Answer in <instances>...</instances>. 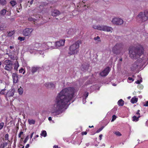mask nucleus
<instances>
[{"mask_svg":"<svg viewBox=\"0 0 148 148\" xmlns=\"http://www.w3.org/2000/svg\"><path fill=\"white\" fill-rule=\"evenodd\" d=\"M28 20L29 21H32L34 20V19L32 17L29 18L28 19Z\"/></svg>","mask_w":148,"mask_h":148,"instance_id":"obj_44","label":"nucleus"},{"mask_svg":"<svg viewBox=\"0 0 148 148\" xmlns=\"http://www.w3.org/2000/svg\"><path fill=\"white\" fill-rule=\"evenodd\" d=\"M138 61H136L132 64V66L131 67V69L132 71H133L136 70L138 66Z\"/></svg>","mask_w":148,"mask_h":148,"instance_id":"obj_12","label":"nucleus"},{"mask_svg":"<svg viewBox=\"0 0 148 148\" xmlns=\"http://www.w3.org/2000/svg\"><path fill=\"white\" fill-rule=\"evenodd\" d=\"M7 143H4L3 145H2V148H4L6 146H7Z\"/></svg>","mask_w":148,"mask_h":148,"instance_id":"obj_39","label":"nucleus"},{"mask_svg":"<svg viewBox=\"0 0 148 148\" xmlns=\"http://www.w3.org/2000/svg\"><path fill=\"white\" fill-rule=\"evenodd\" d=\"M116 116L115 115H113L112 116V118L111 120V121H114V120L116 119Z\"/></svg>","mask_w":148,"mask_h":148,"instance_id":"obj_40","label":"nucleus"},{"mask_svg":"<svg viewBox=\"0 0 148 148\" xmlns=\"http://www.w3.org/2000/svg\"><path fill=\"white\" fill-rule=\"evenodd\" d=\"M23 0H17V3H21L23 1Z\"/></svg>","mask_w":148,"mask_h":148,"instance_id":"obj_46","label":"nucleus"},{"mask_svg":"<svg viewBox=\"0 0 148 148\" xmlns=\"http://www.w3.org/2000/svg\"><path fill=\"white\" fill-rule=\"evenodd\" d=\"M40 68L38 66H34L32 67L31 70L32 73L33 74L35 73L36 72L38 71L39 70Z\"/></svg>","mask_w":148,"mask_h":148,"instance_id":"obj_15","label":"nucleus"},{"mask_svg":"<svg viewBox=\"0 0 148 148\" xmlns=\"http://www.w3.org/2000/svg\"><path fill=\"white\" fill-rule=\"evenodd\" d=\"M138 99L135 97L132 98L131 99V102L132 103H136L138 101Z\"/></svg>","mask_w":148,"mask_h":148,"instance_id":"obj_18","label":"nucleus"},{"mask_svg":"<svg viewBox=\"0 0 148 148\" xmlns=\"http://www.w3.org/2000/svg\"><path fill=\"white\" fill-rule=\"evenodd\" d=\"M18 40H19L21 42L23 41L25 39V38L24 37L19 36L18 38Z\"/></svg>","mask_w":148,"mask_h":148,"instance_id":"obj_30","label":"nucleus"},{"mask_svg":"<svg viewBox=\"0 0 148 148\" xmlns=\"http://www.w3.org/2000/svg\"><path fill=\"white\" fill-rule=\"evenodd\" d=\"M8 137H9L8 134H6L5 136V140H8L9 139Z\"/></svg>","mask_w":148,"mask_h":148,"instance_id":"obj_37","label":"nucleus"},{"mask_svg":"<svg viewBox=\"0 0 148 148\" xmlns=\"http://www.w3.org/2000/svg\"><path fill=\"white\" fill-rule=\"evenodd\" d=\"M118 104L119 106H123L124 104V101L121 99L118 101Z\"/></svg>","mask_w":148,"mask_h":148,"instance_id":"obj_17","label":"nucleus"},{"mask_svg":"<svg viewBox=\"0 0 148 148\" xmlns=\"http://www.w3.org/2000/svg\"><path fill=\"white\" fill-rule=\"evenodd\" d=\"M12 78L13 79V82L14 83H16L18 80V77L16 73H13L12 75Z\"/></svg>","mask_w":148,"mask_h":148,"instance_id":"obj_14","label":"nucleus"},{"mask_svg":"<svg viewBox=\"0 0 148 148\" xmlns=\"http://www.w3.org/2000/svg\"><path fill=\"white\" fill-rule=\"evenodd\" d=\"M140 112V110H137V111L136 113V114L140 116V114L139 113Z\"/></svg>","mask_w":148,"mask_h":148,"instance_id":"obj_49","label":"nucleus"},{"mask_svg":"<svg viewBox=\"0 0 148 148\" xmlns=\"http://www.w3.org/2000/svg\"><path fill=\"white\" fill-rule=\"evenodd\" d=\"M128 79L130 80H132V81H134V79H133L132 77H129L128 78Z\"/></svg>","mask_w":148,"mask_h":148,"instance_id":"obj_45","label":"nucleus"},{"mask_svg":"<svg viewBox=\"0 0 148 148\" xmlns=\"http://www.w3.org/2000/svg\"><path fill=\"white\" fill-rule=\"evenodd\" d=\"M144 51V49L143 47L140 45L136 47H132L129 49L130 56L133 59L139 57L143 53Z\"/></svg>","mask_w":148,"mask_h":148,"instance_id":"obj_2","label":"nucleus"},{"mask_svg":"<svg viewBox=\"0 0 148 148\" xmlns=\"http://www.w3.org/2000/svg\"><path fill=\"white\" fill-rule=\"evenodd\" d=\"M112 23L117 25H121L123 23V20L119 18H115L113 19L112 21Z\"/></svg>","mask_w":148,"mask_h":148,"instance_id":"obj_8","label":"nucleus"},{"mask_svg":"<svg viewBox=\"0 0 148 148\" xmlns=\"http://www.w3.org/2000/svg\"><path fill=\"white\" fill-rule=\"evenodd\" d=\"M87 134L86 132H82V135H86Z\"/></svg>","mask_w":148,"mask_h":148,"instance_id":"obj_47","label":"nucleus"},{"mask_svg":"<svg viewBox=\"0 0 148 148\" xmlns=\"http://www.w3.org/2000/svg\"><path fill=\"white\" fill-rule=\"evenodd\" d=\"M140 117V116L139 115H138V116L137 117L135 116H134L132 117V118H133L132 120L133 121H138L139 118Z\"/></svg>","mask_w":148,"mask_h":148,"instance_id":"obj_20","label":"nucleus"},{"mask_svg":"<svg viewBox=\"0 0 148 148\" xmlns=\"http://www.w3.org/2000/svg\"><path fill=\"white\" fill-rule=\"evenodd\" d=\"M143 106H148V101H146L144 104Z\"/></svg>","mask_w":148,"mask_h":148,"instance_id":"obj_42","label":"nucleus"},{"mask_svg":"<svg viewBox=\"0 0 148 148\" xmlns=\"http://www.w3.org/2000/svg\"><path fill=\"white\" fill-rule=\"evenodd\" d=\"M142 82V80H138L135 82V83L137 84H139L140 82Z\"/></svg>","mask_w":148,"mask_h":148,"instance_id":"obj_41","label":"nucleus"},{"mask_svg":"<svg viewBox=\"0 0 148 148\" xmlns=\"http://www.w3.org/2000/svg\"><path fill=\"white\" fill-rule=\"evenodd\" d=\"M32 141H30V143H32Z\"/></svg>","mask_w":148,"mask_h":148,"instance_id":"obj_64","label":"nucleus"},{"mask_svg":"<svg viewBox=\"0 0 148 148\" xmlns=\"http://www.w3.org/2000/svg\"><path fill=\"white\" fill-rule=\"evenodd\" d=\"M65 40H60L56 42L55 44L56 47L63 46L64 45Z\"/></svg>","mask_w":148,"mask_h":148,"instance_id":"obj_11","label":"nucleus"},{"mask_svg":"<svg viewBox=\"0 0 148 148\" xmlns=\"http://www.w3.org/2000/svg\"><path fill=\"white\" fill-rule=\"evenodd\" d=\"M102 134H100L99 135V140H101V139H102Z\"/></svg>","mask_w":148,"mask_h":148,"instance_id":"obj_51","label":"nucleus"},{"mask_svg":"<svg viewBox=\"0 0 148 148\" xmlns=\"http://www.w3.org/2000/svg\"><path fill=\"white\" fill-rule=\"evenodd\" d=\"M38 136H38V135H36V136H35V138H37V137H38Z\"/></svg>","mask_w":148,"mask_h":148,"instance_id":"obj_61","label":"nucleus"},{"mask_svg":"<svg viewBox=\"0 0 148 148\" xmlns=\"http://www.w3.org/2000/svg\"><path fill=\"white\" fill-rule=\"evenodd\" d=\"M6 26L4 25H1L0 26V30H3L4 29L6 28Z\"/></svg>","mask_w":148,"mask_h":148,"instance_id":"obj_29","label":"nucleus"},{"mask_svg":"<svg viewBox=\"0 0 148 148\" xmlns=\"http://www.w3.org/2000/svg\"><path fill=\"white\" fill-rule=\"evenodd\" d=\"M115 134L116 135L119 136H121V133L119 132H116L115 133Z\"/></svg>","mask_w":148,"mask_h":148,"instance_id":"obj_35","label":"nucleus"},{"mask_svg":"<svg viewBox=\"0 0 148 148\" xmlns=\"http://www.w3.org/2000/svg\"><path fill=\"white\" fill-rule=\"evenodd\" d=\"M54 44L53 45L52 42H47V46L48 47V49H49V48L53 47Z\"/></svg>","mask_w":148,"mask_h":148,"instance_id":"obj_22","label":"nucleus"},{"mask_svg":"<svg viewBox=\"0 0 148 148\" xmlns=\"http://www.w3.org/2000/svg\"><path fill=\"white\" fill-rule=\"evenodd\" d=\"M81 43V41L78 40L71 45L69 47V54L71 55L77 54L79 51V45Z\"/></svg>","mask_w":148,"mask_h":148,"instance_id":"obj_3","label":"nucleus"},{"mask_svg":"<svg viewBox=\"0 0 148 148\" xmlns=\"http://www.w3.org/2000/svg\"><path fill=\"white\" fill-rule=\"evenodd\" d=\"M6 10L5 9H3L0 12V14L1 16H3L6 12Z\"/></svg>","mask_w":148,"mask_h":148,"instance_id":"obj_21","label":"nucleus"},{"mask_svg":"<svg viewBox=\"0 0 148 148\" xmlns=\"http://www.w3.org/2000/svg\"><path fill=\"white\" fill-rule=\"evenodd\" d=\"M119 61H122V58H121L119 60Z\"/></svg>","mask_w":148,"mask_h":148,"instance_id":"obj_62","label":"nucleus"},{"mask_svg":"<svg viewBox=\"0 0 148 148\" xmlns=\"http://www.w3.org/2000/svg\"><path fill=\"white\" fill-rule=\"evenodd\" d=\"M33 0H32L30 2V5H31L32 4V3H33Z\"/></svg>","mask_w":148,"mask_h":148,"instance_id":"obj_57","label":"nucleus"},{"mask_svg":"<svg viewBox=\"0 0 148 148\" xmlns=\"http://www.w3.org/2000/svg\"><path fill=\"white\" fill-rule=\"evenodd\" d=\"M60 14V12L57 10H53L51 12V15L53 16H56Z\"/></svg>","mask_w":148,"mask_h":148,"instance_id":"obj_13","label":"nucleus"},{"mask_svg":"<svg viewBox=\"0 0 148 148\" xmlns=\"http://www.w3.org/2000/svg\"><path fill=\"white\" fill-rule=\"evenodd\" d=\"M7 3L6 0H0V3L2 5L6 4Z\"/></svg>","mask_w":148,"mask_h":148,"instance_id":"obj_28","label":"nucleus"},{"mask_svg":"<svg viewBox=\"0 0 148 148\" xmlns=\"http://www.w3.org/2000/svg\"><path fill=\"white\" fill-rule=\"evenodd\" d=\"M29 147V144H27L25 147V148H28Z\"/></svg>","mask_w":148,"mask_h":148,"instance_id":"obj_55","label":"nucleus"},{"mask_svg":"<svg viewBox=\"0 0 148 148\" xmlns=\"http://www.w3.org/2000/svg\"><path fill=\"white\" fill-rule=\"evenodd\" d=\"M53 148H58V146L56 145H55L54 146Z\"/></svg>","mask_w":148,"mask_h":148,"instance_id":"obj_54","label":"nucleus"},{"mask_svg":"<svg viewBox=\"0 0 148 148\" xmlns=\"http://www.w3.org/2000/svg\"><path fill=\"white\" fill-rule=\"evenodd\" d=\"M14 33L13 32V31L10 32L8 33V35L9 36H11L13 35Z\"/></svg>","mask_w":148,"mask_h":148,"instance_id":"obj_34","label":"nucleus"},{"mask_svg":"<svg viewBox=\"0 0 148 148\" xmlns=\"http://www.w3.org/2000/svg\"><path fill=\"white\" fill-rule=\"evenodd\" d=\"M15 90L14 89H12L11 90H9L8 92V97H10L13 96L14 94Z\"/></svg>","mask_w":148,"mask_h":148,"instance_id":"obj_16","label":"nucleus"},{"mask_svg":"<svg viewBox=\"0 0 148 148\" xmlns=\"http://www.w3.org/2000/svg\"><path fill=\"white\" fill-rule=\"evenodd\" d=\"M75 93V89L73 87H69L63 89L56 98L55 103L52 108V112L58 115L62 113V110L70 104Z\"/></svg>","mask_w":148,"mask_h":148,"instance_id":"obj_1","label":"nucleus"},{"mask_svg":"<svg viewBox=\"0 0 148 148\" xmlns=\"http://www.w3.org/2000/svg\"><path fill=\"white\" fill-rule=\"evenodd\" d=\"M88 92H86L85 94L86 97V98L88 96Z\"/></svg>","mask_w":148,"mask_h":148,"instance_id":"obj_52","label":"nucleus"},{"mask_svg":"<svg viewBox=\"0 0 148 148\" xmlns=\"http://www.w3.org/2000/svg\"><path fill=\"white\" fill-rule=\"evenodd\" d=\"M100 37L99 36H97L96 37H95L94 39L95 40H97V39H99Z\"/></svg>","mask_w":148,"mask_h":148,"instance_id":"obj_48","label":"nucleus"},{"mask_svg":"<svg viewBox=\"0 0 148 148\" xmlns=\"http://www.w3.org/2000/svg\"><path fill=\"white\" fill-rule=\"evenodd\" d=\"M47 87L49 88H54L55 87V84L53 83H50L48 84H47Z\"/></svg>","mask_w":148,"mask_h":148,"instance_id":"obj_19","label":"nucleus"},{"mask_svg":"<svg viewBox=\"0 0 148 148\" xmlns=\"http://www.w3.org/2000/svg\"><path fill=\"white\" fill-rule=\"evenodd\" d=\"M33 29L32 28H26L23 31V35L25 36H30Z\"/></svg>","mask_w":148,"mask_h":148,"instance_id":"obj_9","label":"nucleus"},{"mask_svg":"<svg viewBox=\"0 0 148 148\" xmlns=\"http://www.w3.org/2000/svg\"><path fill=\"white\" fill-rule=\"evenodd\" d=\"M137 17L141 22H143L148 19V10H145L144 13L140 12L137 16Z\"/></svg>","mask_w":148,"mask_h":148,"instance_id":"obj_5","label":"nucleus"},{"mask_svg":"<svg viewBox=\"0 0 148 148\" xmlns=\"http://www.w3.org/2000/svg\"><path fill=\"white\" fill-rule=\"evenodd\" d=\"M28 121L29 124H35V121L33 119H28Z\"/></svg>","mask_w":148,"mask_h":148,"instance_id":"obj_24","label":"nucleus"},{"mask_svg":"<svg viewBox=\"0 0 148 148\" xmlns=\"http://www.w3.org/2000/svg\"><path fill=\"white\" fill-rule=\"evenodd\" d=\"M39 53H40V54H42V55H43V54L44 53V51H40Z\"/></svg>","mask_w":148,"mask_h":148,"instance_id":"obj_50","label":"nucleus"},{"mask_svg":"<svg viewBox=\"0 0 148 148\" xmlns=\"http://www.w3.org/2000/svg\"><path fill=\"white\" fill-rule=\"evenodd\" d=\"M4 63L5 65L4 69L9 71H11L13 66L12 62L9 60H6L4 61Z\"/></svg>","mask_w":148,"mask_h":148,"instance_id":"obj_7","label":"nucleus"},{"mask_svg":"<svg viewBox=\"0 0 148 148\" xmlns=\"http://www.w3.org/2000/svg\"><path fill=\"white\" fill-rule=\"evenodd\" d=\"M29 136H26V138H25V139L24 140V143H25L28 140V138H29Z\"/></svg>","mask_w":148,"mask_h":148,"instance_id":"obj_38","label":"nucleus"},{"mask_svg":"<svg viewBox=\"0 0 148 148\" xmlns=\"http://www.w3.org/2000/svg\"><path fill=\"white\" fill-rule=\"evenodd\" d=\"M5 89H2L0 92V94L1 95H4L5 94Z\"/></svg>","mask_w":148,"mask_h":148,"instance_id":"obj_36","label":"nucleus"},{"mask_svg":"<svg viewBox=\"0 0 148 148\" xmlns=\"http://www.w3.org/2000/svg\"><path fill=\"white\" fill-rule=\"evenodd\" d=\"M18 92L20 95H22L23 92V88L21 87H20V88L18 89Z\"/></svg>","mask_w":148,"mask_h":148,"instance_id":"obj_23","label":"nucleus"},{"mask_svg":"<svg viewBox=\"0 0 148 148\" xmlns=\"http://www.w3.org/2000/svg\"><path fill=\"white\" fill-rule=\"evenodd\" d=\"M110 71V67H107L100 73V75L102 77L106 76L108 75Z\"/></svg>","mask_w":148,"mask_h":148,"instance_id":"obj_10","label":"nucleus"},{"mask_svg":"<svg viewBox=\"0 0 148 148\" xmlns=\"http://www.w3.org/2000/svg\"><path fill=\"white\" fill-rule=\"evenodd\" d=\"M123 47L122 43H117L112 48V51L114 54H118L121 52Z\"/></svg>","mask_w":148,"mask_h":148,"instance_id":"obj_4","label":"nucleus"},{"mask_svg":"<svg viewBox=\"0 0 148 148\" xmlns=\"http://www.w3.org/2000/svg\"><path fill=\"white\" fill-rule=\"evenodd\" d=\"M34 134V132H32V133L31 134V135H30V138H32V136H33V134Z\"/></svg>","mask_w":148,"mask_h":148,"instance_id":"obj_53","label":"nucleus"},{"mask_svg":"<svg viewBox=\"0 0 148 148\" xmlns=\"http://www.w3.org/2000/svg\"><path fill=\"white\" fill-rule=\"evenodd\" d=\"M72 29H70L69 30H68V34H70V31H71V30H72Z\"/></svg>","mask_w":148,"mask_h":148,"instance_id":"obj_56","label":"nucleus"},{"mask_svg":"<svg viewBox=\"0 0 148 148\" xmlns=\"http://www.w3.org/2000/svg\"><path fill=\"white\" fill-rule=\"evenodd\" d=\"M19 72L20 73H22L23 72V74H24L25 73V71L23 68H22L19 70Z\"/></svg>","mask_w":148,"mask_h":148,"instance_id":"obj_32","label":"nucleus"},{"mask_svg":"<svg viewBox=\"0 0 148 148\" xmlns=\"http://www.w3.org/2000/svg\"><path fill=\"white\" fill-rule=\"evenodd\" d=\"M103 127H102L101 128H100L99 129H98L96 132V133H98L101 132L103 129Z\"/></svg>","mask_w":148,"mask_h":148,"instance_id":"obj_33","label":"nucleus"},{"mask_svg":"<svg viewBox=\"0 0 148 148\" xmlns=\"http://www.w3.org/2000/svg\"><path fill=\"white\" fill-rule=\"evenodd\" d=\"M23 132L22 131L18 135V136L19 138H21V134H23Z\"/></svg>","mask_w":148,"mask_h":148,"instance_id":"obj_43","label":"nucleus"},{"mask_svg":"<svg viewBox=\"0 0 148 148\" xmlns=\"http://www.w3.org/2000/svg\"><path fill=\"white\" fill-rule=\"evenodd\" d=\"M14 48V47L13 46H10V49H13Z\"/></svg>","mask_w":148,"mask_h":148,"instance_id":"obj_58","label":"nucleus"},{"mask_svg":"<svg viewBox=\"0 0 148 148\" xmlns=\"http://www.w3.org/2000/svg\"><path fill=\"white\" fill-rule=\"evenodd\" d=\"M10 3L12 5V7L14 6L16 4V2L14 0L10 2Z\"/></svg>","mask_w":148,"mask_h":148,"instance_id":"obj_26","label":"nucleus"},{"mask_svg":"<svg viewBox=\"0 0 148 148\" xmlns=\"http://www.w3.org/2000/svg\"><path fill=\"white\" fill-rule=\"evenodd\" d=\"M2 64V63L1 62H0V65H1Z\"/></svg>","mask_w":148,"mask_h":148,"instance_id":"obj_63","label":"nucleus"},{"mask_svg":"<svg viewBox=\"0 0 148 148\" xmlns=\"http://www.w3.org/2000/svg\"><path fill=\"white\" fill-rule=\"evenodd\" d=\"M93 28L95 29H97L99 30L106 32H110L113 30L112 27L104 25H94L93 26Z\"/></svg>","mask_w":148,"mask_h":148,"instance_id":"obj_6","label":"nucleus"},{"mask_svg":"<svg viewBox=\"0 0 148 148\" xmlns=\"http://www.w3.org/2000/svg\"><path fill=\"white\" fill-rule=\"evenodd\" d=\"M94 127V126L93 125H92L91 126H89V128H92V127Z\"/></svg>","mask_w":148,"mask_h":148,"instance_id":"obj_60","label":"nucleus"},{"mask_svg":"<svg viewBox=\"0 0 148 148\" xmlns=\"http://www.w3.org/2000/svg\"><path fill=\"white\" fill-rule=\"evenodd\" d=\"M4 125V123L3 122H1V123H0V130H1Z\"/></svg>","mask_w":148,"mask_h":148,"instance_id":"obj_31","label":"nucleus"},{"mask_svg":"<svg viewBox=\"0 0 148 148\" xmlns=\"http://www.w3.org/2000/svg\"><path fill=\"white\" fill-rule=\"evenodd\" d=\"M14 69L16 70H17L18 69V67L19 66V65L18 64V62H16L14 64Z\"/></svg>","mask_w":148,"mask_h":148,"instance_id":"obj_27","label":"nucleus"},{"mask_svg":"<svg viewBox=\"0 0 148 148\" xmlns=\"http://www.w3.org/2000/svg\"><path fill=\"white\" fill-rule=\"evenodd\" d=\"M48 120L50 121L51 120V117H49L48 118Z\"/></svg>","mask_w":148,"mask_h":148,"instance_id":"obj_59","label":"nucleus"},{"mask_svg":"<svg viewBox=\"0 0 148 148\" xmlns=\"http://www.w3.org/2000/svg\"><path fill=\"white\" fill-rule=\"evenodd\" d=\"M41 136L45 137L46 136V132L45 130H43L42 131L40 134Z\"/></svg>","mask_w":148,"mask_h":148,"instance_id":"obj_25","label":"nucleus"}]
</instances>
